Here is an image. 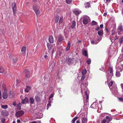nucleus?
Listing matches in <instances>:
<instances>
[{
	"label": "nucleus",
	"mask_w": 123,
	"mask_h": 123,
	"mask_svg": "<svg viewBox=\"0 0 123 123\" xmlns=\"http://www.w3.org/2000/svg\"><path fill=\"white\" fill-rule=\"evenodd\" d=\"M113 84V82L112 81L110 82L109 84V86H112Z\"/></svg>",
	"instance_id": "nucleus-51"
},
{
	"label": "nucleus",
	"mask_w": 123,
	"mask_h": 123,
	"mask_svg": "<svg viewBox=\"0 0 123 123\" xmlns=\"http://www.w3.org/2000/svg\"><path fill=\"white\" fill-rule=\"evenodd\" d=\"M97 24V23L94 20L92 21V24L93 25H96Z\"/></svg>",
	"instance_id": "nucleus-44"
},
{
	"label": "nucleus",
	"mask_w": 123,
	"mask_h": 123,
	"mask_svg": "<svg viewBox=\"0 0 123 123\" xmlns=\"http://www.w3.org/2000/svg\"><path fill=\"white\" fill-rule=\"evenodd\" d=\"M44 58L45 59H47L48 58V56L47 55H45L44 56Z\"/></svg>",
	"instance_id": "nucleus-55"
},
{
	"label": "nucleus",
	"mask_w": 123,
	"mask_h": 123,
	"mask_svg": "<svg viewBox=\"0 0 123 123\" xmlns=\"http://www.w3.org/2000/svg\"><path fill=\"white\" fill-rule=\"evenodd\" d=\"M71 46V43L70 42H69L68 43V45L67 47L66 48V51H67L69 50Z\"/></svg>",
	"instance_id": "nucleus-19"
},
{
	"label": "nucleus",
	"mask_w": 123,
	"mask_h": 123,
	"mask_svg": "<svg viewBox=\"0 0 123 123\" xmlns=\"http://www.w3.org/2000/svg\"><path fill=\"white\" fill-rule=\"evenodd\" d=\"M4 72V70L3 67H0V73H3Z\"/></svg>",
	"instance_id": "nucleus-39"
},
{
	"label": "nucleus",
	"mask_w": 123,
	"mask_h": 123,
	"mask_svg": "<svg viewBox=\"0 0 123 123\" xmlns=\"http://www.w3.org/2000/svg\"><path fill=\"white\" fill-rule=\"evenodd\" d=\"M109 72L108 74L107 75V77L108 80V81L109 80L111 79V78L113 75V69L111 68H110L109 69Z\"/></svg>",
	"instance_id": "nucleus-3"
},
{
	"label": "nucleus",
	"mask_w": 123,
	"mask_h": 123,
	"mask_svg": "<svg viewBox=\"0 0 123 123\" xmlns=\"http://www.w3.org/2000/svg\"><path fill=\"white\" fill-rule=\"evenodd\" d=\"M47 46L49 49L50 50H51L52 47L51 44L49 43H48L47 44Z\"/></svg>",
	"instance_id": "nucleus-23"
},
{
	"label": "nucleus",
	"mask_w": 123,
	"mask_h": 123,
	"mask_svg": "<svg viewBox=\"0 0 123 123\" xmlns=\"http://www.w3.org/2000/svg\"><path fill=\"white\" fill-rule=\"evenodd\" d=\"M100 26L101 28H103V24H101L100 25Z\"/></svg>",
	"instance_id": "nucleus-60"
},
{
	"label": "nucleus",
	"mask_w": 123,
	"mask_h": 123,
	"mask_svg": "<svg viewBox=\"0 0 123 123\" xmlns=\"http://www.w3.org/2000/svg\"><path fill=\"white\" fill-rule=\"evenodd\" d=\"M28 100L27 98L26 97L25 98L22 100L21 103L22 104H26L28 103Z\"/></svg>",
	"instance_id": "nucleus-15"
},
{
	"label": "nucleus",
	"mask_w": 123,
	"mask_h": 123,
	"mask_svg": "<svg viewBox=\"0 0 123 123\" xmlns=\"http://www.w3.org/2000/svg\"><path fill=\"white\" fill-rule=\"evenodd\" d=\"M91 61L90 58H89L87 61V62L88 64H90L91 63Z\"/></svg>",
	"instance_id": "nucleus-45"
},
{
	"label": "nucleus",
	"mask_w": 123,
	"mask_h": 123,
	"mask_svg": "<svg viewBox=\"0 0 123 123\" xmlns=\"http://www.w3.org/2000/svg\"><path fill=\"white\" fill-rule=\"evenodd\" d=\"M108 113H104L102 114V117H104L105 116H106V115L108 114Z\"/></svg>",
	"instance_id": "nucleus-49"
},
{
	"label": "nucleus",
	"mask_w": 123,
	"mask_h": 123,
	"mask_svg": "<svg viewBox=\"0 0 123 123\" xmlns=\"http://www.w3.org/2000/svg\"><path fill=\"white\" fill-rule=\"evenodd\" d=\"M14 94L13 92L12 91H10L9 93V97L10 98H13L14 97Z\"/></svg>",
	"instance_id": "nucleus-14"
},
{
	"label": "nucleus",
	"mask_w": 123,
	"mask_h": 123,
	"mask_svg": "<svg viewBox=\"0 0 123 123\" xmlns=\"http://www.w3.org/2000/svg\"><path fill=\"white\" fill-rule=\"evenodd\" d=\"M18 58L17 57L15 58V59H13V62L14 63L16 62Z\"/></svg>",
	"instance_id": "nucleus-48"
},
{
	"label": "nucleus",
	"mask_w": 123,
	"mask_h": 123,
	"mask_svg": "<svg viewBox=\"0 0 123 123\" xmlns=\"http://www.w3.org/2000/svg\"><path fill=\"white\" fill-rule=\"evenodd\" d=\"M21 121L19 119H18L17 121V123H20Z\"/></svg>",
	"instance_id": "nucleus-57"
},
{
	"label": "nucleus",
	"mask_w": 123,
	"mask_h": 123,
	"mask_svg": "<svg viewBox=\"0 0 123 123\" xmlns=\"http://www.w3.org/2000/svg\"><path fill=\"white\" fill-rule=\"evenodd\" d=\"M119 100L120 101H123V98H118Z\"/></svg>",
	"instance_id": "nucleus-52"
},
{
	"label": "nucleus",
	"mask_w": 123,
	"mask_h": 123,
	"mask_svg": "<svg viewBox=\"0 0 123 123\" xmlns=\"http://www.w3.org/2000/svg\"><path fill=\"white\" fill-rule=\"evenodd\" d=\"M1 113L2 115L4 116H6L9 114L8 111L6 110H3L2 111Z\"/></svg>",
	"instance_id": "nucleus-11"
},
{
	"label": "nucleus",
	"mask_w": 123,
	"mask_h": 123,
	"mask_svg": "<svg viewBox=\"0 0 123 123\" xmlns=\"http://www.w3.org/2000/svg\"><path fill=\"white\" fill-rule=\"evenodd\" d=\"M8 106L7 105H1V107L2 108L6 109L8 108Z\"/></svg>",
	"instance_id": "nucleus-28"
},
{
	"label": "nucleus",
	"mask_w": 123,
	"mask_h": 123,
	"mask_svg": "<svg viewBox=\"0 0 123 123\" xmlns=\"http://www.w3.org/2000/svg\"><path fill=\"white\" fill-rule=\"evenodd\" d=\"M98 33L99 36H102L103 34V30H100L98 32Z\"/></svg>",
	"instance_id": "nucleus-20"
},
{
	"label": "nucleus",
	"mask_w": 123,
	"mask_h": 123,
	"mask_svg": "<svg viewBox=\"0 0 123 123\" xmlns=\"http://www.w3.org/2000/svg\"><path fill=\"white\" fill-rule=\"evenodd\" d=\"M16 103L15 102H14L13 103V105L14 106H15L16 105Z\"/></svg>",
	"instance_id": "nucleus-61"
},
{
	"label": "nucleus",
	"mask_w": 123,
	"mask_h": 123,
	"mask_svg": "<svg viewBox=\"0 0 123 123\" xmlns=\"http://www.w3.org/2000/svg\"><path fill=\"white\" fill-rule=\"evenodd\" d=\"M89 19V17L86 15H84L83 21V24L84 25L86 24L88 22Z\"/></svg>",
	"instance_id": "nucleus-5"
},
{
	"label": "nucleus",
	"mask_w": 123,
	"mask_h": 123,
	"mask_svg": "<svg viewBox=\"0 0 123 123\" xmlns=\"http://www.w3.org/2000/svg\"><path fill=\"white\" fill-rule=\"evenodd\" d=\"M1 98V90H0V99Z\"/></svg>",
	"instance_id": "nucleus-58"
},
{
	"label": "nucleus",
	"mask_w": 123,
	"mask_h": 123,
	"mask_svg": "<svg viewBox=\"0 0 123 123\" xmlns=\"http://www.w3.org/2000/svg\"><path fill=\"white\" fill-rule=\"evenodd\" d=\"M112 118L111 117L106 116L105 118L101 120V123H109L112 120Z\"/></svg>",
	"instance_id": "nucleus-2"
},
{
	"label": "nucleus",
	"mask_w": 123,
	"mask_h": 123,
	"mask_svg": "<svg viewBox=\"0 0 123 123\" xmlns=\"http://www.w3.org/2000/svg\"><path fill=\"white\" fill-rule=\"evenodd\" d=\"M65 1L67 4H70L72 3V0H65Z\"/></svg>",
	"instance_id": "nucleus-33"
},
{
	"label": "nucleus",
	"mask_w": 123,
	"mask_h": 123,
	"mask_svg": "<svg viewBox=\"0 0 123 123\" xmlns=\"http://www.w3.org/2000/svg\"><path fill=\"white\" fill-rule=\"evenodd\" d=\"M123 41V37H121L119 40V43L121 44Z\"/></svg>",
	"instance_id": "nucleus-41"
},
{
	"label": "nucleus",
	"mask_w": 123,
	"mask_h": 123,
	"mask_svg": "<svg viewBox=\"0 0 123 123\" xmlns=\"http://www.w3.org/2000/svg\"><path fill=\"white\" fill-rule=\"evenodd\" d=\"M83 55L86 56H88V54H87V51L86 49H83Z\"/></svg>",
	"instance_id": "nucleus-21"
},
{
	"label": "nucleus",
	"mask_w": 123,
	"mask_h": 123,
	"mask_svg": "<svg viewBox=\"0 0 123 123\" xmlns=\"http://www.w3.org/2000/svg\"><path fill=\"white\" fill-rule=\"evenodd\" d=\"M105 30L106 33H108L109 32V30L107 28H105Z\"/></svg>",
	"instance_id": "nucleus-54"
},
{
	"label": "nucleus",
	"mask_w": 123,
	"mask_h": 123,
	"mask_svg": "<svg viewBox=\"0 0 123 123\" xmlns=\"http://www.w3.org/2000/svg\"><path fill=\"white\" fill-rule=\"evenodd\" d=\"M81 12L80 11H78L77 10H75L74 11V13L76 15H77L79 14Z\"/></svg>",
	"instance_id": "nucleus-27"
},
{
	"label": "nucleus",
	"mask_w": 123,
	"mask_h": 123,
	"mask_svg": "<svg viewBox=\"0 0 123 123\" xmlns=\"http://www.w3.org/2000/svg\"><path fill=\"white\" fill-rule=\"evenodd\" d=\"M52 102L50 100H49L48 101V103L47 104V109L48 110L49 108V107L51 106V103Z\"/></svg>",
	"instance_id": "nucleus-22"
},
{
	"label": "nucleus",
	"mask_w": 123,
	"mask_h": 123,
	"mask_svg": "<svg viewBox=\"0 0 123 123\" xmlns=\"http://www.w3.org/2000/svg\"><path fill=\"white\" fill-rule=\"evenodd\" d=\"M123 66L121 65L120 67H118V66H116L117 71L118 72H121L123 70Z\"/></svg>",
	"instance_id": "nucleus-16"
},
{
	"label": "nucleus",
	"mask_w": 123,
	"mask_h": 123,
	"mask_svg": "<svg viewBox=\"0 0 123 123\" xmlns=\"http://www.w3.org/2000/svg\"><path fill=\"white\" fill-rule=\"evenodd\" d=\"M59 16L58 15H57L56 16V18L55 19V22L56 23H57L59 19Z\"/></svg>",
	"instance_id": "nucleus-40"
},
{
	"label": "nucleus",
	"mask_w": 123,
	"mask_h": 123,
	"mask_svg": "<svg viewBox=\"0 0 123 123\" xmlns=\"http://www.w3.org/2000/svg\"><path fill=\"white\" fill-rule=\"evenodd\" d=\"M98 104L97 102H94L91 106V107L93 108L96 109L98 106Z\"/></svg>",
	"instance_id": "nucleus-12"
},
{
	"label": "nucleus",
	"mask_w": 123,
	"mask_h": 123,
	"mask_svg": "<svg viewBox=\"0 0 123 123\" xmlns=\"http://www.w3.org/2000/svg\"><path fill=\"white\" fill-rule=\"evenodd\" d=\"M54 93H53L50 96L49 98V100H50V98H52L53 97L54 95Z\"/></svg>",
	"instance_id": "nucleus-50"
},
{
	"label": "nucleus",
	"mask_w": 123,
	"mask_h": 123,
	"mask_svg": "<svg viewBox=\"0 0 123 123\" xmlns=\"http://www.w3.org/2000/svg\"><path fill=\"white\" fill-rule=\"evenodd\" d=\"M91 43L92 44H94L95 43L94 41L93 40H92L91 41Z\"/></svg>",
	"instance_id": "nucleus-56"
},
{
	"label": "nucleus",
	"mask_w": 123,
	"mask_h": 123,
	"mask_svg": "<svg viewBox=\"0 0 123 123\" xmlns=\"http://www.w3.org/2000/svg\"><path fill=\"white\" fill-rule=\"evenodd\" d=\"M24 114V112L23 111H18L16 112V116L17 117L21 116Z\"/></svg>",
	"instance_id": "nucleus-6"
},
{
	"label": "nucleus",
	"mask_w": 123,
	"mask_h": 123,
	"mask_svg": "<svg viewBox=\"0 0 123 123\" xmlns=\"http://www.w3.org/2000/svg\"><path fill=\"white\" fill-rule=\"evenodd\" d=\"M25 72H27V74L26 75V77L27 78H29L30 77V75L29 74V72L28 70H25Z\"/></svg>",
	"instance_id": "nucleus-31"
},
{
	"label": "nucleus",
	"mask_w": 123,
	"mask_h": 123,
	"mask_svg": "<svg viewBox=\"0 0 123 123\" xmlns=\"http://www.w3.org/2000/svg\"><path fill=\"white\" fill-rule=\"evenodd\" d=\"M31 87L28 86H26V88L25 89V91L26 92H28L31 89Z\"/></svg>",
	"instance_id": "nucleus-18"
},
{
	"label": "nucleus",
	"mask_w": 123,
	"mask_h": 123,
	"mask_svg": "<svg viewBox=\"0 0 123 123\" xmlns=\"http://www.w3.org/2000/svg\"><path fill=\"white\" fill-rule=\"evenodd\" d=\"M35 99L37 103H39L42 101L41 98L38 96H36L35 97Z\"/></svg>",
	"instance_id": "nucleus-13"
},
{
	"label": "nucleus",
	"mask_w": 123,
	"mask_h": 123,
	"mask_svg": "<svg viewBox=\"0 0 123 123\" xmlns=\"http://www.w3.org/2000/svg\"><path fill=\"white\" fill-rule=\"evenodd\" d=\"M121 75V74L119 72L117 71L116 72V75L117 77H119Z\"/></svg>",
	"instance_id": "nucleus-35"
},
{
	"label": "nucleus",
	"mask_w": 123,
	"mask_h": 123,
	"mask_svg": "<svg viewBox=\"0 0 123 123\" xmlns=\"http://www.w3.org/2000/svg\"><path fill=\"white\" fill-rule=\"evenodd\" d=\"M12 8L13 9L14 13L15 14L16 13V7L15 3H13L12 4Z\"/></svg>",
	"instance_id": "nucleus-10"
},
{
	"label": "nucleus",
	"mask_w": 123,
	"mask_h": 123,
	"mask_svg": "<svg viewBox=\"0 0 123 123\" xmlns=\"http://www.w3.org/2000/svg\"><path fill=\"white\" fill-rule=\"evenodd\" d=\"M87 122V119L86 117H84L83 118L82 120V123H86Z\"/></svg>",
	"instance_id": "nucleus-26"
},
{
	"label": "nucleus",
	"mask_w": 123,
	"mask_h": 123,
	"mask_svg": "<svg viewBox=\"0 0 123 123\" xmlns=\"http://www.w3.org/2000/svg\"><path fill=\"white\" fill-rule=\"evenodd\" d=\"M18 110H20L21 108V104H19L16 106Z\"/></svg>",
	"instance_id": "nucleus-36"
},
{
	"label": "nucleus",
	"mask_w": 123,
	"mask_h": 123,
	"mask_svg": "<svg viewBox=\"0 0 123 123\" xmlns=\"http://www.w3.org/2000/svg\"><path fill=\"white\" fill-rule=\"evenodd\" d=\"M85 95H86V96H87V95H88V94H87V91H86L85 92Z\"/></svg>",
	"instance_id": "nucleus-64"
},
{
	"label": "nucleus",
	"mask_w": 123,
	"mask_h": 123,
	"mask_svg": "<svg viewBox=\"0 0 123 123\" xmlns=\"http://www.w3.org/2000/svg\"><path fill=\"white\" fill-rule=\"evenodd\" d=\"M43 114L42 113H40L38 114L37 117L38 118H41L43 117Z\"/></svg>",
	"instance_id": "nucleus-38"
},
{
	"label": "nucleus",
	"mask_w": 123,
	"mask_h": 123,
	"mask_svg": "<svg viewBox=\"0 0 123 123\" xmlns=\"http://www.w3.org/2000/svg\"><path fill=\"white\" fill-rule=\"evenodd\" d=\"M85 6L86 7H89L90 6V3L89 2H87L85 4Z\"/></svg>",
	"instance_id": "nucleus-32"
},
{
	"label": "nucleus",
	"mask_w": 123,
	"mask_h": 123,
	"mask_svg": "<svg viewBox=\"0 0 123 123\" xmlns=\"http://www.w3.org/2000/svg\"><path fill=\"white\" fill-rule=\"evenodd\" d=\"M107 15V14L106 13V12H105L104 13V16H106Z\"/></svg>",
	"instance_id": "nucleus-63"
},
{
	"label": "nucleus",
	"mask_w": 123,
	"mask_h": 123,
	"mask_svg": "<svg viewBox=\"0 0 123 123\" xmlns=\"http://www.w3.org/2000/svg\"><path fill=\"white\" fill-rule=\"evenodd\" d=\"M78 118V117H76L74 118L72 121V123H74L76 120Z\"/></svg>",
	"instance_id": "nucleus-43"
},
{
	"label": "nucleus",
	"mask_w": 123,
	"mask_h": 123,
	"mask_svg": "<svg viewBox=\"0 0 123 123\" xmlns=\"http://www.w3.org/2000/svg\"><path fill=\"white\" fill-rule=\"evenodd\" d=\"M2 90L3 98L4 99H6L7 98L8 95V91L5 86H3Z\"/></svg>",
	"instance_id": "nucleus-1"
},
{
	"label": "nucleus",
	"mask_w": 123,
	"mask_h": 123,
	"mask_svg": "<svg viewBox=\"0 0 123 123\" xmlns=\"http://www.w3.org/2000/svg\"><path fill=\"white\" fill-rule=\"evenodd\" d=\"M63 20V17H61L60 18L59 21V25H62Z\"/></svg>",
	"instance_id": "nucleus-29"
},
{
	"label": "nucleus",
	"mask_w": 123,
	"mask_h": 123,
	"mask_svg": "<svg viewBox=\"0 0 123 123\" xmlns=\"http://www.w3.org/2000/svg\"><path fill=\"white\" fill-rule=\"evenodd\" d=\"M63 39V37H62L61 36H59L58 41L59 42H61L62 41Z\"/></svg>",
	"instance_id": "nucleus-34"
},
{
	"label": "nucleus",
	"mask_w": 123,
	"mask_h": 123,
	"mask_svg": "<svg viewBox=\"0 0 123 123\" xmlns=\"http://www.w3.org/2000/svg\"><path fill=\"white\" fill-rule=\"evenodd\" d=\"M67 63L69 65L74 64L75 65L77 62L75 59L72 58L71 59L69 58L67 59Z\"/></svg>",
	"instance_id": "nucleus-4"
},
{
	"label": "nucleus",
	"mask_w": 123,
	"mask_h": 123,
	"mask_svg": "<svg viewBox=\"0 0 123 123\" xmlns=\"http://www.w3.org/2000/svg\"><path fill=\"white\" fill-rule=\"evenodd\" d=\"M30 102L31 104H33L34 102V99L32 98H30Z\"/></svg>",
	"instance_id": "nucleus-37"
},
{
	"label": "nucleus",
	"mask_w": 123,
	"mask_h": 123,
	"mask_svg": "<svg viewBox=\"0 0 123 123\" xmlns=\"http://www.w3.org/2000/svg\"><path fill=\"white\" fill-rule=\"evenodd\" d=\"M6 120L5 118H3L1 120V122L2 123H4L5 121Z\"/></svg>",
	"instance_id": "nucleus-47"
},
{
	"label": "nucleus",
	"mask_w": 123,
	"mask_h": 123,
	"mask_svg": "<svg viewBox=\"0 0 123 123\" xmlns=\"http://www.w3.org/2000/svg\"><path fill=\"white\" fill-rule=\"evenodd\" d=\"M112 92L114 94H116L117 92V89L116 88H113L112 89Z\"/></svg>",
	"instance_id": "nucleus-24"
},
{
	"label": "nucleus",
	"mask_w": 123,
	"mask_h": 123,
	"mask_svg": "<svg viewBox=\"0 0 123 123\" xmlns=\"http://www.w3.org/2000/svg\"><path fill=\"white\" fill-rule=\"evenodd\" d=\"M26 47L24 46L22 48L21 51L22 53H25L26 50Z\"/></svg>",
	"instance_id": "nucleus-25"
},
{
	"label": "nucleus",
	"mask_w": 123,
	"mask_h": 123,
	"mask_svg": "<svg viewBox=\"0 0 123 123\" xmlns=\"http://www.w3.org/2000/svg\"><path fill=\"white\" fill-rule=\"evenodd\" d=\"M115 33V31L113 30H112V35H114Z\"/></svg>",
	"instance_id": "nucleus-53"
},
{
	"label": "nucleus",
	"mask_w": 123,
	"mask_h": 123,
	"mask_svg": "<svg viewBox=\"0 0 123 123\" xmlns=\"http://www.w3.org/2000/svg\"><path fill=\"white\" fill-rule=\"evenodd\" d=\"M99 27H97L96 29V30L97 31H98L99 30Z\"/></svg>",
	"instance_id": "nucleus-62"
},
{
	"label": "nucleus",
	"mask_w": 123,
	"mask_h": 123,
	"mask_svg": "<svg viewBox=\"0 0 123 123\" xmlns=\"http://www.w3.org/2000/svg\"><path fill=\"white\" fill-rule=\"evenodd\" d=\"M85 77V75H82V77L81 79V80L82 81H83Z\"/></svg>",
	"instance_id": "nucleus-46"
},
{
	"label": "nucleus",
	"mask_w": 123,
	"mask_h": 123,
	"mask_svg": "<svg viewBox=\"0 0 123 123\" xmlns=\"http://www.w3.org/2000/svg\"><path fill=\"white\" fill-rule=\"evenodd\" d=\"M49 41L50 43H52L54 42L53 38L52 36H50L49 37Z\"/></svg>",
	"instance_id": "nucleus-17"
},
{
	"label": "nucleus",
	"mask_w": 123,
	"mask_h": 123,
	"mask_svg": "<svg viewBox=\"0 0 123 123\" xmlns=\"http://www.w3.org/2000/svg\"><path fill=\"white\" fill-rule=\"evenodd\" d=\"M118 32L119 35H120L122 33L123 31V27L122 26H119L118 29Z\"/></svg>",
	"instance_id": "nucleus-8"
},
{
	"label": "nucleus",
	"mask_w": 123,
	"mask_h": 123,
	"mask_svg": "<svg viewBox=\"0 0 123 123\" xmlns=\"http://www.w3.org/2000/svg\"><path fill=\"white\" fill-rule=\"evenodd\" d=\"M86 69H84L82 71V75H85V74H86Z\"/></svg>",
	"instance_id": "nucleus-42"
},
{
	"label": "nucleus",
	"mask_w": 123,
	"mask_h": 123,
	"mask_svg": "<svg viewBox=\"0 0 123 123\" xmlns=\"http://www.w3.org/2000/svg\"><path fill=\"white\" fill-rule=\"evenodd\" d=\"M76 25V23L75 21H73L72 23V25L71 26V27L73 28Z\"/></svg>",
	"instance_id": "nucleus-30"
},
{
	"label": "nucleus",
	"mask_w": 123,
	"mask_h": 123,
	"mask_svg": "<svg viewBox=\"0 0 123 123\" xmlns=\"http://www.w3.org/2000/svg\"><path fill=\"white\" fill-rule=\"evenodd\" d=\"M33 9L36 15L37 16L38 15L40 14V11L37 7L34 6Z\"/></svg>",
	"instance_id": "nucleus-9"
},
{
	"label": "nucleus",
	"mask_w": 123,
	"mask_h": 123,
	"mask_svg": "<svg viewBox=\"0 0 123 123\" xmlns=\"http://www.w3.org/2000/svg\"><path fill=\"white\" fill-rule=\"evenodd\" d=\"M31 123H40V121H38L37 122H35L34 121Z\"/></svg>",
	"instance_id": "nucleus-59"
},
{
	"label": "nucleus",
	"mask_w": 123,
	"mask_h": 123,
	"mask_svg": "<svg viewBox=\"0 0 123 123\" xmlns=\"http://www.w3.org/2000/svg\"><path fill=\"white\" fill-rule=\"evenodd\" d=\"M55 62H53L50 64L49 68V71H52L53 69V68L55 66Z\"/></svg>",
	"instance_id": "nucleus-7"
}]
</instances>
